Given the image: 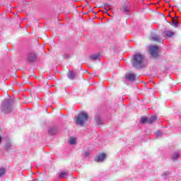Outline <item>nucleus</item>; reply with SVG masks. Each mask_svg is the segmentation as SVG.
<instances>
[{
    "instance_id": "obj_24",
    "label": "nucleus",
    "mask_w": 181,
    "mask_h": 181,
    "mask_svg": "<svg viewBox=\"0 0 181 181\" xmlns=\"http://www.w3.org/2000/svg\"><path fill=\"white\" fill-rule=\"evenodd\" d=\"M180 11H181V7L180 8Z\"/></svg>"
},
{
    "instance_id": "obj_13",
    "label": "nucleus",
    "mask_w": 181,
    "mask_h": 181,
    "mask_svg": "<svg viewBox=\"0 0 181 181\" xmlns=\"http://www.w3.org/2000/svg\"><path fill=\"white\" fill-rule=\"evenodd\" d=\"M173 21H172V26H175V28H177V23H179V21L177 19H175V18H172Z\"/></svg>"
},
{
    "instance_id": "obj_21",
    "label": "nucleus",
    "mask_w": 181,
    "mask_h": 181,
    "mask_svg": "<svg viewBox=\"0 0 181 181\" xmlns=\"http://www.w3.org/2000/svg\"><path fill=\"white\" fill-rule=\"evenodd\" d=\"M168 174L166 173H165L163 174V176H168Z\"/></svg>"
},
{
    "instance_id": "obj_1",
    "label": "nucleus",
    "mask_w": 181,
    "mask_h": 181,
    "mask_svg": "<svg viewBox=\"0 0 181 181\" xmlns=\"http://www.w3.org/2000/svg\"><path fill=\"white\" fill-rule=\"evenodd\" d=\"M144 57L142 54L138 52L136 53L133 58V67H137V69H141L142 64H144Z\"/></svg>"
},
{
    "instance_id": "obj_18",
    "label": "nucleus",
    "mask_w": 181,
    "mask_h": 181,
    "mask_svg": "<svg viewBox=\"0 0 181 181\" xmlns=\"http://www.w3.org/2000/svg\"><path fill=\"white\" fill-rule=\"evenodd\" d=\"M66 175H67V173L65 172H62L59 173V177L60 179H62V177H64V176H66Z\"/></svg>"
},
{
    "instance_id": "obj_4",
    "label": "nucleus",
    "mask_w": 181,
    "mask_h": 181,
    "mask_svg": "<svg viewBox=\"0 0 181 181\" xmlns=\"http://www.w3.org/2000/svg\"><path fill=\"white\" fill-rule=\"evenodd\" d=\"M12 103V100H8V103L3 106L2 111L4 114H9L12 111V106L8 105V104Z\"/></svg>"
},
{
    "instance_id": "obj_15",
    "label": "nucleus",
    "mask_w": 181,
    "mask_h": 181,
    "mask_svg": "<svg viewBox=\"0 0 181 181\" xmlns=\"http://www.w3.org/2000/svg\"><path fill=\"white\" fill-rule=\"evenodd\" d=\"M92 60H100V55L99 54H94L90 57Z\"/></svg>"
},
{
    "instance_id": "obj_8",
    "label": "nucleus",
    "mask_w": 181,
    "mask_h": 181,
    "mask_svg": "<svg viewBox=\"0 0 181 181\" xmlns=\"http://www.w3.org/2000/svg\"><path fill=\"white\" fill-rule=\"evenodd\" d=\"M106 155L105 153H102V154H100L95 159V162H103V160H104V159H105L106 158Z\"/></svg>"
},
{
    "instance_id": "obj_25",
    "label": "nucleus",
    "mask_w": 181,
    "mask_h": 181,
    "mask_svg": "<svg viewBox=\"0 0 181 181\" xmlns=\"http://www.w3.org/2000/svg\"><path fill=\"white\" fill-rule=\"evenodd\" d=\"M95 13V15L97 14V13Z\"/></svg>"
},
{
    "instance_id": "obj_2",
    "label": "nucleus",
    "mask_w": 181,
    "mask_h": 181,
    "mask_svg": "<svg viewBox=\"0 0 181 181\" xmlns=\"http://www.w3.org/2000/svg\"><path fill=\"white\" fill-rule=\"evenodd\" d=\"M88 119V115L87 113L82 112L78 115L75 116V122L77 125H81L83 127L84 125V122Z\"/></svg>"
},
{
    "instance_id": "obj_14",
    "label": "nucleus",
    "mask_w": 181,
    "mask_h": 181,
    "mask_svg": "<svg viewBox=\"0 0 181 181\" xmlns=\"http://www.w3.org/2000/svg\"><path fill=\"white\" fill-rule=\"evenodd\" d=\"M6 173V169L0 168V177H2Z\"/></svg>"
},
{
    "instance_id": "obj_3",
    "label": "nucleus",
    "mask_w": 181,
    "mask_h": 181,
    "mask_svg": "<svg viewBox=\"0 0 181 181\" xmlns=\"http://www.w3.org/2000/svg\"><path fill=\"white\" fill-rule=\"evenodd\" d=\"M148 53L151 59L158 60V57H159V47L155 45L148 46Z\"/></svg>"
},
{
    "instance_id": "obj_23",
    "label": "nucleus",
    "mask_w": 181,
    "mask_h": 181,
    "mask_svg": "<svg viewBox=\"0 0 181 181\" xmlns=\"http://www.w3.org/2000/svg\"><path fill=\"white\" fill-rule=\"evenodd\" d=\"M157 134H160V131H157Z\"/></svg>"
},
{
    "instance_id": "obj_5",
    "label": "nucleus",
    "mask_w": 181,
    "mask_h": 181,
    "mask_svg": "<svg viewBox=\"0 0 181 181\" xmlns=\"http://www.w3.org/2000/svg\"><path fill=\"white\" fill-rule=\"evenodd\" d=\"M163 35L164 37H165V39H168L169 37H173V36H175V33H173V31L167 30V31H164L163 33Z\"/></svg>"
},
{
    "instance_id": "obj_20",
    "label": "nucleus",
    "mask_w": 181,
    "mask_h": 181,
    "mask_svg": "<svg viewBox=\"0 0 181 181\" xmlns=\"http://www.w3.org/2000/svg\"><path fill=\"white\" fill-rule=\"evenodd\" d=\"M180 156V154L176 153L175 155L173 156V159H177Z\"/></svg>"
},
{
    "instance_id": "obj_16",
    "label": "nucleus",
    "mask_w": 181,
    "mask_h": 181,
    "mask_svg": "<svg viewBox=\"0 0 181 181\" xmlns=\"http://www.w3.org/2000/svg\"><path fill=\"white\" fill-rule=\"evenodd\" d=\"M69 144H70L71 145H74V144H76V138L71 137L69 140Z\"/></svg>"
},
{
    "instance_id": "obj_7",
    "label": "nucleus",
    "mask_w": 181,
    "mask_h": 181,
    "mask_svg": "<svg viewBox=\"0 0 181 181\" xmlns=\"http://www.w3.org/2000/svg\"><path fill=\"white\" fill-rule=\"evenodd\" d=\"M125 77L129 81H134V80H135L136 78V76L134 74L129 73L126 74Z\"/></svg>"
},
{
    "instance_id": "obj_22",
    "label": "nucleus",
    "mask_w": 181,
    "mask_h": 181,
    "mask_svg": "<svg viewBox=\"0 0 181 181\" xmlns=\"http://www.w3.org/2000/svg\"><path fill=\"white\" fill-rule=\"evenodd\" d=\"M1 142H2V137L1 136H0V144H1Z\"/></svg>"
},
{
    "instance_id": "obj_10",
    "label": "nucleus",
    "mask_w": 181,
    "mask_h": 181,
    "mask_svg": "<svg viewBox=\"0 0 181 181\" xmlns=\"http://www.w3.org/2000/svg\"><path fill=\"white\" fill-rule=\"evenodd\" d=\"M67 77L69 80H74V78H76V74L71 71H69L67 73Z\"/></svg>"
},
{
    "instance_id": "obj_11",
    "label": "nucleus",
    "mask_w": 181,
    "mask_h": 181,
    "mask_svg": "<svg viewBox=\"0 0 181 181\" xmlns=\"http://www.w3.org/2000/svg\"><path fill=\"white\" fill-rule=\"evenodd\" d=\"M148 117L146 116H141V119H140V123L141 124H148Z\"/></svg>"
},
{
    "instance_id": "obj_12",
    "label": "nucleus",
    "mask_w": 181,
    "mask_h": 181,
    "mask_svg": "<svg viewBox=\"0 0 181 181\" xmlns=\"http://www.w3.org/2000/svg\"><path fill=\"white\" fill-rule=\"evenodd\" d=\"M156 122V117L151 116V117H148V124H153V122Z\"/></svg>"
},
{
    "instance_id": "obj_19",
    "label": "nucleus",
    "mask_w": 181,
    "mask_h": 181,
    "mask_svg": "<svg viewBox=\"0 0 181 181\" xmlns=\"http://www.w3.org/2000/svg\"><path fill=\"white\" fill-rule=\"evenodd\" d=\"M5 149H10L11 148V144L8 143L4 146Z\"/></svg>"
},
{
    "instance_id": "obj_9",
    "label": "nucleus",
    "mask_w": 181,
    "mask_h": 181,
    "mask_svg": "<svg viewBox=\"0 0 181 181\" xmlns=\"http://www.w3.org/2000/svg\"><path fill=\"white\" fill-rule=\"evenodd\" d=\"M151 40L156 42L157 43H162V38L159 35H153L151 37Z\"/></svg>"
},
{
    "instance_id": "obj_6",
    "label": "nucleus",
    "mask_w": 181,
    "mask_h": 181,
    "mask_svg": "<svg viewBox=\"0 0 181 181\" xmlns=\"http://www.w3.org/2000/svg\"><path fill=\"white\" fill-rule=\"evenodd\" d=\"M28 60L29 62V63H33L35 62H36V54H29L28 55Z\"/></svg>"
},
{
    "instance_id": "obj_17",
    "label": "nucleus",
    "mask_w": 181,
    "mask_h": 181,
    "mask_svg": "<svg viewBox=\"0 0 181 181\" xmlns=\"http://www.w3.org/2000/svg\"><path fill=\"white\" fill-rule=\"evenodd\" d=\"M121 11L122 12H124V13H127L128 12V8H127V6H124L121 8Z\"/></svg>"
}]
</instances>
